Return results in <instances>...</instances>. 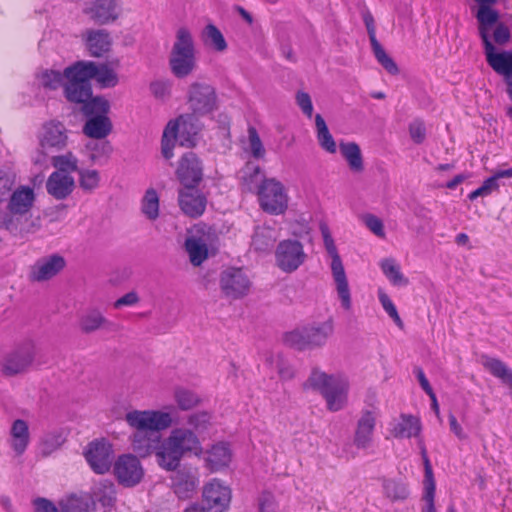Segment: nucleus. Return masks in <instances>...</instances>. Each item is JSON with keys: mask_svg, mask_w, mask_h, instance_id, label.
Segmentation results:
<instances>
[{"mask_svg": "<svg viewBox=\"0 0 512 512\" xmlns=\"http://www.w3.org/2000/svg\"><path fill=\"white\" fill-rule=\"evenodd\" d=\"M173 396L177 407L182 411L191 410L201 403V398L197 393L184 387H176Z\"/></svg>", "mask_w": 512, "mask_h": 512, "instance_id": "41", "label": "nucleus"}, {"mask_svg": "<svg viewBox=\"0 0 512 512\" xmlns=\"http://www.w3.org/2000/svg\"><path fill=\"white\" fill-rule=\"evenodd\" d=\"M113 322L108 320L99 309L85 311L79 319V327L84 333H92L97 330H111Z\"/></svg>", "mask_w": 512, "mask_h": 512, "instance_id": "28", "label": "nucleus"}, {"mask_svg": "<svg viewBox=\"0 0 512 512\" xmlns=\"http://www.w3.org/2000/svg\"><path fill=\"white\" fill-rule=\"evenodd\" d=\"M15 184V177L10 172L0 169V201L6 200Z\"/></svg>", "mask_w": 512, "mask_h": 512, "instance_id": "57", "label": "nucleus"}, {"mask_svg": "<svg viewBox=\"0 0 512 512\" xmlns=\"http://www.w3.org/2000/svg\"><path fill=\"white\" fill-rule=\"evenodd\" d=\"M125 421L132 430L130 442L133 451L142 458L154 453L157 464L164 470H176L187 454L199 458L203 454L199 436L187 427L172 429L162 440L160 432L171 427L174 422L168 411L134 409L126 413Z\"/></svg>", "mask_w": 512, "mask_h": 512, "instance_id": "1", "label": "nucleus"}, {"mask_svg": "<svg viewBox=\"0 0 512 512\" xmlns=\"http://www.w3.org/2000/svg\"><path fill=\"white\" fill-rule=\"evenodd\" d=\"M84 456L95 473L105 474L112 467L114 451L112 445L106 440H94L87 445Z\"/></svg>", "mask_w": 512, "mask_h": 512, "instance_id": "15", "label": "nucleus"}, {"mask_svg": "<svg viewBox=\"0 0 512 512\" xmlns=\"http://www.w3.org/2000/svg\"><path fill=\"white\" fill-rule=\"evenodd\" d=\"M67 83L64 96L71 103H86L92 98L90 80L95 79L102 88L114 87L118 84V75L107 64H96L92 61H77L65 68Z\"/></svg>", "mask_w": 512, "mask_h": 512, "instance_id": "2", "label": "nucleus"}, {"mask_svg": "<svg viewBox=\"0 0 512 512\" xmlns=\"http://www.w3.org/2000/svg\"><path fill=\"white\" fill-rule=\"evenodd\" d=\"M340 151L351 171L361 173L364 170L363 157L358 144L355 142H341Z\"/></svg>", "mask_w": 512, "mask_h": 512, "instance_id": "35", "label": "nucleus"}, {"mask_svg": "<svg viewBox=\"0 0 512 512\" xmlns=\"http://www.w3.org/2000/svg\"><path fill=\"white\" fill-rule=\"evenodd\" d=\"M196 49L191 31L180 27L169 55V67L177 78H186L196 69Z\"/></svg>", "mask_w": 512, "mask_h": 512, "instance_id": "6", "label": "nucleus"}, {"mask_svg": "<svg viewBox=\"0 0 512 512\" xmlns=\"http://www.w3.org/2000/svg\"><path fill=\"white\" fill-rule=\"evenodd\" d=\"M171 476V487L180 499H189L195 493L199 484L196 472L188 469L174 470Z\"/></svg>", "mask_w": 512, "mask_h": 512, "instance_id": "25", "label": "nucleus"}, {"mask_svg": "<svg viewBox=\"0 0 512 512\" xmlns=\"http://www.w3.org/2000/svg\"><path fill=\"white\" fill-rule=\"evenodd\" d=\"M114 475L118 482L125 487H134L144 477V468L137 456L123 454L114 462Z\"/></svg>", "mask_w": 512, "mask_h": 512, "instance_id": "16", "label": "nucleus"}, {"mask_svg": "<svg viewBox=\"0 0 512 512\" xmlns=\"http://www.w3.org/2000/svg\"><path fill=\"white\" fill-rule=\"evenodd\" d=\"M315 126L317 132V140L320 147L330 154L336 153V142L331 135L324 118L320 114H316L315 116Z\"/></svg>", "mask_w": 512, "mask_h": 512, "instance_id": "38", "label": "nucleus"}, {"mask_svg": "<svg viewBox=\"0 0 512 512\" xmlns=\"http://www.w3.org/2000/svg\"><path fill=\"white\" fill-rule=\"evenodd\" d=\"M139 301H140V297H139L138 293L135 291H130V292L124 294L123 296H121L120 298H118L113 303V307L115 309H120V308L126 307V306H135L139 303Z\"/></svg>", "mask_w": 512, "mask_h": 512, "instance_id": "63", "label": "nucleus"}, {"mask_svg": "<svg viewBox=\"0 0 512 512\" xmlns=\"http://www.w3.org/2000/svg\"><path fill=\"white\" fill-rule=\"evenodd\" d=\"M277 239L276 231L273 227L263 224L257 226L252 238V245L258 251H265L272 247Z\"/></svg>", "mask_w": 512, "mask_h": 512, "instance_id": "37", "label": "nucleus"}, {"mask_svg": "<svg viewBox=\"0 0 512 512\" xmlns=\"http://www.w3.org/2000/svg\"><path fill=\"white\" fill-rule=\"evenodd\" d=\"M178 204L186 216L197 218L204 213L207 199L196 188H182L178 192Z\"/></svg>", "mask_w": 512, "mask_h": 512, "instance_id": "21", "label": "nucleus"}, {"mask_svg": "<svg viewBox=\"0 0 512 512\" xmlns=\"http://www.w3.org/2000/svg\"><path fill=\"white\" fill-rule=\"evenodd\" d=\"M422 426L419 418L402 414L400 420L393 426L391 433L396 438L418 437Z\"/></svg>", "mask_w": 512, "mask_h": 512, "instance_id": "32", "label": "nucleus"}, {"mask_svg": "<svg viewBox=\"0 0 512 512\" xmlns=\"http://www.w3.org/2000/svg\"><path fill=\"white\" fill-rule=\"evenodd\" d=\"M296 103L301 111L311 118L313 115V104L310 95L304 91H298L296 94Z\"/></svg>", "mask_w": 512, "mask_h": 512, "instance_id": "59", "label": "nucleus"}, {"mask_svg": "<svg viewBox=\"0 0 512 512\" xmlns=\"http://www.w3.org/2000/svg\"><path fill=\"white\" fill-rule=\"evenodd\" d=\"M176 174L183 188H196L202 179V166L197 156L192 152L183 155Z\"/></svg>", "mask_w": 512, "mask_h": 512, "instance_id": "20", "label": "nucleus"}, {"mask_svg": "<svg viewBox=\"0 0 512 512\" xmlns=\"http://www.w3.org/2000/svg\"><path fill=\"white\" fill-rule=\"evenodd\" d=\"M493 36L496 43L503 45L509 41L510 31L505 25L499 24L494 30Z\"/></svg>", "mask_w": 512, "mask_h": 512, "instance_id": "64", "label": "nucleus"}, {"mask_svg": "<svg viewBox=\"0 0 512 512\" xmlns=\"http://www.w3.org/2000/svg\"><path fill=\"white\" fill-rule=\"evenodd\" d=\"M278 502L275 495L268 490H263L258 496L259 512H278Z\"/></svg>", "mask_w": 512, "mask_h": 512, "instance_id": "55", "label": "nucleus"}, {"mask_svg": "<svg viewBox=\"0 0 512 512\" xmlns=\"http://www.w3.org/2000/svg\"><path fill=\"white\" fill-rule=\"evenodd\" d=\"M86 12L100 24L114 21L118 17L116 0H96Z\"/></svg>", "mask_w": 512, "mask_h": 512, "instance_id": "29", "label": "nucleus"}, {"mask_svg": "<svg viewBox=\"0 0 512 512\" xmlns=\"http://www.w3.org/2000/svg\"><path fill=\"white\" fill-rule=\"evenodd\" d=\"M379 266L387 279L395 286L408 285V279L402 274L399 264L393 258H384Z\"/></svg>", "mask_w": 512, "mask_h": 512, "instance_id": "39", "label": "nucleus"}, {"mask_svg": "<svg viewBox=\"0 0 512 512\" xmlns=\"http://www.w3.org/2000/svg\"><path fill=\"white\" fill-rule=\"evenodd\" d=\"M261 209L271 215L284 214L289 205V195L284 184L276 178H264L258 186Z\"/></svg>", "mask_w": 512, "mask_h": 512, "instance_id": "10", "label": "nucleus"}, {"mask_svg": "<svg viewBox=\"0 0 512 512\" xmlns=\"http://www.w3.org/2000/svg\"><path fill=\"white\" fill-rule=\"evenodd\" d=\"M36 137L42 155L62 152L69 144V130L64 123L58 120H48L42 123Z\"/></svg>", "mask_w": 512, "mask_h": 512, "instance_id": "11", "label": "nucleus"}, {"mask_svg": "<svg viewBox=\"0 0 512 512\" xmlns=\"http://www.w3.org/2000/svg\"><path fill=\"white\" fill-rule=\"evenodd\" d=\"M140 209L143 216L150 221H155L159 217L160 199L155 189L149 188L145 191Z\"/></svg>", "mask_w": 512, "mask_h": 512, "instance_id": "36", "label": "nucleus"}, {"mask_svg": "<svg viewBox=\"0 0 512 512\" xmlns=\"http://www.w3.org/2000/svg\"><path fill=\"white\" fill-rule=\"evenodd\" d=\"M307 255L303 244L298 240H282L275 250L276 266L285 273H292L302 266Z\"/></svg>", "mask_w": 512, "mask_h": 512, "instance_id": "13", "label": "nucleus"}, {"mask_svg": "<svg viewBox=\"0 0 512 512\" xmlns=\"http://www.w3.org/2000/svg\"><path fill=\"white\" fill-rule=\"evenodd\" d=\"M61 507L64 512H93L94 502L87 495H72L61 502Z\"/></svg>", "mask_w": 512, "mask_h": 512, "instance_id": "43", "label": "nucleus"}, {"mask_svg": "<svg viewBox=\"0 0 512 512\" xmlns=\"http://www.w3.org/2000/svg\"><path fill=\"white\" fill-rule=\"evenodd\" d=\"M373 54L379 64L390 74L396 75L399 72L398 66L395 61L386 53L379 41L371 42Z\"/></svg>", "mask_w": 512, "mask_h": 512, "instance_id": "49", "label": "nucleus"}, {"mask_svg": "<svg viewBox=\"0 0 512 512\" xmlns=\"http://www.w3.org/2000/svg\"><path fill=\"white\" fill-rule=\"evenodd\" d=\"M421 454L423 457L424 467H425V477H424V496L423 500L426 505L423 508V512H436L434 505V496H435V480L433 476L432 467L427 456L426 448L421 443Z\"/></svg>", "mask_w": 512, "mask_h": 512, "instance_id": "31", "label": "nucleus"}, {"mask_svg": "<svg viewBox=\"0 0 512 512\" xmlns=\"http://www.w3.org/2000/svg\"><path fill=\"white\" fill-rule=\"evenodd\" d=\"M376 420V415L372 411L366 410L361 413L353 438V443L358 449H367L372 445Z\"/></svg>", "mask_w": 512, "mask_h": 512, "instance_id": "24", "label": "nucleus"}, {"mask_svg": "<svg viewBox=\"0 0 512 512\" xmlns=\"http://www.w3.org/2000/svg\"><path fill=\"white\" fill-rule=\"evenodd\" d=\"M35 357V348L32 344H24L11 353L3 360L2 372L7 376H14L23 373L33 363Z\"/></svg>", "mask_w": 512, "mask_h": 512, "instance_id": "19", "label": "nucleus"}, {"mask_svg": "<svg viewBox=\"0 0 512 512\" xmlns=\"http://www.w3.org/2000/svg\"><path fill=\"white\" fill-rule=\"evenodd\" d=\"M482 365L493 376L499 378L502 382L512 388V371L501 360L491 357H484Z\"/></svg>", "mask_w": 512, "mask_h": 512, "instance_id": "42", "label": "nucleus"}, {"mask_svg": "<svg viewBox=\"0 0 512 512\" xmlns=\"http://www.w3.org/2000/svg\"><path fill=\"white\" fill-rule=\"evenodd\" d=\"M184 248L193 266H200L209 256L208 239L205 235L187 236Z\"/></svg>", "mask_w": 512, "mask_h": 512, "instance_id": "27", "label": "nucleus"}, {"mask_svg": "<svg viewBox=\"0 0 512 512\" xmlns=\"http://www.w3.org/2000/svg\"><path fill=\"white\" fill-rule=\"evenodd\" d=\"M186 422L188 428L199 436L212 426V415L207 411L194 412L187 416Z\"/></svg>", "mask_w": 512, "mask_h": 512, "instance_id": "45", "label": "nucleus"}, {"mask_svg": "<svg viewBox=\"0 0 512 512\" xmlns=\"http://www.w3.org/2000/svg\"><path fill=\"white\" fill-rule=\"evenodd\" d=\"M63 442H64V438L61 433H58V432L47 433L40 440V443L38 445L39 453L42 456L47 457V456L51 455L53 452H55L56 450H58L61 447V445L63 444Z\"/></svg>", "mask_w": 512, "mask_h": 512, "instance_id": "47", "label": "nucleus"}, {"mask_svg": "<svg viewBox=\"0 0 512 512\" xmlns=\"http://www.w3.org/2000/svg\"><path fill=\"white\" fill-rule=\"evenodd\" d=\"M305 385L321 394L329 411L338 412L347 406L350 383L343 375L313 369Z\"/></svg>", "mask_w": 512, "mask_h": 512, "instance_id": "4", "label": "nucleus"}, {"mask_svg": "<svg viewBox=\"0 0 512 512\" xmlns=\"http://www.w3.org/2000/svg\"><path fill=\"white\" fill-rule=\"evenodd\" d=\"M100 183V174L94 169H82L79 171V186L87 192H92L98 188Z\"/></svg>", "mask_w": 512, "mask_h": 512, "instance_id": "52", "label": "nucleus"}, {"mask_svg": "<svg viewBox=\"0 0 512 512\" xmlns=\"http://www.w3.org/2000/svg\"><path fill=\"white\" fill-rule=\"evenodd\" d=\"M512 168L506 170H499L493 176L486 179L483 183L487 186L488 190L492 193L499 188L498 180L501 178H511Z\"/></svg>", "mask_w": 512, "mask_h": 512, "instance_id": "62", "label": "nucleus"}, {"mask_svg": "<svg viewBox=\"0 0 512 512\" xmlns=\"http://www.w3.org/2000/svg\"><path fill=\"white\" fill-rule=\"evenodd\" d=\"M320 232L323 238L324 246L331 257V273L335 283L337 295L341 301V306L349 311L352 307L351 293L347 275L344 269L342 259L338 253L334 239L331 235L330 229L327 224H320Z\"/></svg>", "mask_w": 512, "mask_h": 512, "instance_id": "8", "label": "nucleus"}, {"mask_svg": "<svg viewBox=\"0 0 512 512\" xmlns=\"http://www.w3.org/2000/svg\"><path fill=\"white\" fill-rule=\"evenodd\" d=\"M220 288L226 297L238 299L249 293L251 281L242 269L229 268L221 273Z\"/></svg>", "mask_w": 512, "mask_h": 512, "instance_id": "18", "label": "nucleus"}, {"mask_svg": "<svg viewBox=\"0 0 512 512\" xmlns=\"http://www.w3.org/2000/svg\"><path fill=\"white\" fill-rule=\"evenodd\" d=\"M83 104V112L89 116L83 126V133L93 139H104L112 131V122L107 116L109 102L102 97H95Z\"/></svg>", "mask_w": 512, "mask_h": 512, "instance_id": "9", "label": "nucleus"}, {"mask_svg": "<svg viewBox=\"0 0 512 512\" xmlns=\"http://www.w3.org/2000/svg\"><path fill=\"white\" fill-rule=\"evenodd\" d=\"M65 265V259L58 254L39 259L31 268L30 278L36 282L47 281L62 271Z\"/></svg>", "mask_w": 512, "mask_h": 512, "instance_id": "23", "label": "nucleus"}, {"mask_svg": "<svg viewBox=\"0 0 512 512\" xmlns=\"http://www.w3.org/2000/svg\"><path fill=\"white\" fill-rule=\"evenodd\" d=\"M87 148L91 150V159L98 160L101 157H107L111 153V146L108 142L90 143Z\"/></svg>", "mask_w": 512, "mask_h": 512, "instance_id": "60", "label": "nucleus"}, {"mask_svg": "<svg viewBox=\"0 0 512 512\" xmlns=\"http://www.w3.org/2000/svg\"><path fill=\"white\" fill-rule=\"evenodd\" d=\"M248 142L252 156L257 159L264 158L266 151L254 127H249L248 129Z\"/></svg>", "mask_w": 512, "mask_h": 512, "instance_id": "54", "label": "nucleus"}, {"mask_svg": "<svg viewBox=\"0 0 512 512\" xmlns=\"http://www.w3.org/2000/svg\"><path fill=\"white\" fill-rule=\"evenodd\" d=\"M74 185V178L70 174L55 171L48 177L46 189L49 195L57 200H62L72 193Z\"/></svg>", "mask_w": 512, "mask_h": 512, "instance_id": "26", "label": "nucleus"}, {"mask_svg": "<svg viewBox=\"0 0 512 512\" xmlns=\"http://www.w3.org/2000/svg\"><path fill=\"white\" fill-rule=\"evenodd\" d=\"M30 442L29 427L26 421L17 419L12 423L10 429L9 443L17 455H22Z\"/></svg>", "mask_w": 512, "mask_h": 512, "instance_id": "30", "label": "nucleus"}, {"mask_svg": "<svg viewBox=\"0 0 512 512\" xmlns=\"http://www.w3.org/2000/svg\"><path fill=\"white\" fill-rule=\"evenodd\" d=\"M333 333L334 323L328 319L286 332L283 335V342L286 346L299 351L313 350L323 347Z\"/></svg>", "mask_w": 512, "mask_h": 512, "instance_id": "7", "label": "nucleus"}, {"mask_svg": "<svg viewBox=\"0 0 512 512\" xmlns=\"http://www.w3.org/2000/svg\"><path fill=\"white\" fill-rule=\"evenodd\" d=\"M373 54L379 64L390 74L396 75L399 72L398 66L395 61L386 53L379 41L371 42Z\"/></svg>", "mask_w": 512, "mask_h": 512, "instance_id": "50", "label": "nucleus"}, {"mask_svg": "<svg viewBox=\"0 0 512 512\" xmlns=\"http://www.w3.org/2000/svg\"><path fill=\"white\" fill-rule=\"evenodd\" d=\"M52 165L57 171L63 173H70L78 170V160L72 152H66L61 155L51 154Z\"/></svg>", "mask_w": 512, "mask_h": 512, "instance_id": "48", "label": "nucleus"}, {"mask_svg": "<svg viewBox=\"0 0 512 512\" xmlns=\"http://www.w3.org/2000/svg\"><path fill=\"white\" fill-rule=\"evenodd\" d=\"M198 118L192 113L183 114L167 123L161 141V152L165 159L173 157L177 141L181 146L190 147L195 144V136L201 130Z\"/></svg>", "mask_w": 512, "mask_h": 512, "instance_id": "5", "label": "nucleus"}, {"mask_svg": "<svg viewBox=\"0 0 512 512\" xmlns=\"http://www.w3.org/2000/svg\"><path fill=\"white\" fill-rule=\"evenodd\" d=\"M204 466L210 472H218L227 468L232 461V451L228 443L217 442L201 455Z\"/></svg>", "mask_w": 512, "mask_h": 512, "instance_id": "22", "label": "nucleus"}, {"mask_svg": "<svg viewBox=\"0 0 512 512\" xmlns=\"http://www.w3.org/2000/svg\"><path fill=\"white\" fill-rule=\"evenodd\" d=\"M86 46L92 56L99 57L110 49V35L104 30L89 31Z\"/></svg>", "mask_w": 512, "mask_h": 512, "instance_id": "33", "label": "nucleus"}, {"mask_svg": "<svg viewBox=\"0 0 512 512\" xmlns=\"http://www.w3.org/2000/svg\"><path fill=\"white\" fill-rule=\"evenodd\" d=\"M409 133L411 139L420 144L425 140L426 137V129L424 123L420 120H415L409 125Z\"/></svg>", "mask_w": 512, "mask_h": 512, "instance_id": "61", "label": "nucleus"}, {"mask_svg": "<svg viewBox=\"0 0 512 512\" xmlns=\"http://www.w3.org/2000/svg\"><path fill=\"white\" fill-rule=\"evenodd\" d=\"M363 221L367 228L380 238L385 237L384 225L380 218L373 214H367L364 216Z\"/></svg>", "mask_w": 512, "mask_h": 512, "instance_id": "58", "label": "nucleus"}, {"mask_svg": "<svg viewBox=\"0 0 512 512\" xmlns=\"http://www.w3.org/2000/svg\"><path fill=\"white\" fill-rule=\"evenodd\" d=\"M5 209H0V229L15 237H24L37 230L31 220V210L35 202V193L29 186H21L9 195Z\"/></svg>", "mask_w": 512, "mask_h": 512, "instance_id": "3", "label": "nucleus"}, {"mask_svg": "<svg viewBox=\"0 0 512 512\" xmlns=\"http://www.w3.org/2000/svg\"><path fill=\"white\" fill-rule=\"evenodd\" d=\"M93 498L105 509H111L116 501L115 486L110 481H103L93 489Z\"/></svg>", "mask_w": 512, "mask_h": 512, "instance_id": "40", "label": "nucleus"}, {"mask_svg": "<svg viewBox=\"0 0 512 512\" xmlns=\"http://www.w3.org/2000/svg\"><path fill=\"white\" fill-rule=\"evenodd\" d=\"M172 82L167 79L155 80L150 84V91L157 99L164 100L171 95Z\"/></svg>", "mask_w": 512, "mask_h": 512, "instance_id": "56", "label": "nucleus"}, {"mask_svg": "<svg viewBox=\"0 0 512 512\" xmlns=\"http://www.w3.org/2000/svg\"><path fill=\"white\" fill-rule=\"evenodd\" d=\"M187 105L194 116L204 117L218 108V98L213 86L194 82L187 92Z\"/></svg>", "mask_w": 512, "mask_h": 512, "instance_id": "12", "label": "nucleus"}, {"mask_svg": "<svg viewBox=\"0 0 512 512\" xmlns=\"http://www.w3.org/2000/svg\"><path fill=\"white\" fill-rule=\"evenodd\" d=\"M485 56L488 65L505 78L507 93L512 100V52L497 51L495 46L485 36Z\"/></svg>", "mask_w": 512, "mask_h": 512, "instance_id": "17", "label": "nucleus"}, {"mask_svg": "<svg viewBox=\"0 0 512 512\" xmlns=\"http://www.w3.org/2000/svg\"><path fill=\"white\" fill-rule=\"evenodd\" d=\"M202 498L207 512H227L232 490L224 481L213 478L203 486Z\"/></svg>", "mask_w": 512, "mask_h": 512, "instance_id": "14", "label": "nucleus"}, {"mask_svg": "<svg viewBox=\"0 0 512 512\" xmlns=\"http://www.w3.org/2000/svg\"><path fill=\"white\" fill-rule=\"evenodd\" d=\"M383 493L391 502L404 501L409 497L407 484L401 479L388 478L382 482Z\"/></svg>", "mask_w": 512, "mask_h": 512, "instance_id": "34", "label": "nucleus"}, {"mask_svg": "<svg viewBox=\"0 0 512 512\" xmlns=\"http://www.w3.org/2000/svg\"><path fill=\"white\" fill-rule=\"evenodd\" d=\"M499 18L497 11L490 8L489 5H480V8L477 12V20L480 24V35L485 45L484 36L490 41L488 37V28L495 24Z\"/></svg>", "mask_w": 512, "mask_h": 512, "instance_id": "44", "label": "nucleus"}, {"mask_svg": "<svg viewBox=\"0 0 512 512\" xmlns=\"http://www.w3.org/2000/svg\"><path fill=\"white\" fill-rule=\"evenodd\" d=\"M204 41L211 45L216 51L222 52L226 50L227 43L221 31L213 24L205 27L203 32Z\"/></svg>", "mask_w": 512, "mask_h": 512, "instance_id": "51", "label": "nucleus"}, {"mask_svg": "<svg viewBox=\"0 0 512 512\" xmlns=\"http://www.w3.org/2000/svg\"><path fill=\"white\" fill-rule=\"evenodd\" d=\"M39 83L42 87L49 90H56L59 87H65L67 79L65 70L63 73L57 70H45L38 76Z\"/></svg>", "mask_w": 512, "mask_h": 512, "instance_id": "46", "label": "nucleus"}, {"mask_svg": "<svg viewBox=\"0 0 512 512\" xmlns=\"http://www.w3.org/2000/svg\"><path fill=\"white\" fill-rule=\"evenodd\" d=\"M378 298L385 312L392 318L394 323L400 329H403L404 323L398 314L396 306L394 305L390 297L381 288L378 289Z\"/></svg>", "mask_w": 512, "mask_h": 512, "instance_id": "53", "label": "nucleus"}]
</instances>
